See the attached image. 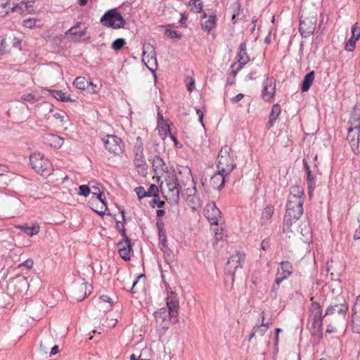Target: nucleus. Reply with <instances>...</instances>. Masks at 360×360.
I'll return each mask as SVG.
<instances>
[{
    "mask_svg": "<svg viewBox=\"0 0 360 360\" xmlns=\"http://www.w3.org/2000/svg\"><path fill=\"white\" fill-rule=\"evenodd\" d=\"M32 169L39 174L49 176L53 171V167L49 159L39 152H34L30 157Z\"/></svg>",
    "mask_w": 360,
    "mask_h": 360,
    "instance_id": "4",
    "label": "nucleus"
},
{
    "mask_svg": "<svg viewBox=\"0 0 360 360\" xmlns=\"http://www.w3.org/2000/svg\"><path fill=\"white\" fill-rule=\"evenodd\" d=\"M314 71L309 72L308 74H307L304 76V79L302 81V91L303 92L307 91L309 89V88L314 81Z\"/></svg>",
    "mask_w": 360,
    "mask_h": 360,
    "instance_id": "33",
    "label": "nucleus"
},
{
    "mask_svg": "<svg viewBox=\"0 0 360 360\" xmlns=\"http://www.w3.org/2000/svg\"><path fill=\"white\" fill-rule=\"evenodd\" d=\"M352 311V329L354 332L360 333V295L356 297Z\"/></svg>",
    "mask_w": 360,
    "mask_h": 360,
    "instance_id": "18",
    "label": "nucleus"
},
{
    "mask_svg": "<svg viewBox=\"0 0 360 360\" xmlns=\"http://www.w3.org/2000/svg\"><path fill=\"white\" fill-rule=\"evenodd\" d=\"M162 179L160 189L167 200L176 202L181 190L183 194L186 192L187 201L193 203V209L199 205V199L194 196L196 189L189 169H185L184 179H180L179 182L174 171H170L169 174Z\"/></svg>",
    "mask_w": 360,
    "mask_h": 360,
    "instance_id": "1",
    "label": "nucleus"
},
{
    "mask_svg": "<svg viewBox=\"0 0 360 360\" xmlns=\"http://www.w3.org/2000/svg\"><path fill=\"white\" fill-rule=\"evenodd\" d=\"M37 19L27 18L23 20L22 25L29 29H32L36 26Z\"/></svg>",
    "mask_w": 360,
    "mask_h": 360,
    "instance_id": "45",
    "label": "nucleus"
},
{
    "mask_svg": "<svg viewBox=\"0 0 360 360\" xmlns=\"http://www.w3.org/2000/svg\"><path fill=\"white\" fill-rule=\"evenodd\" d=\"M339 325H337V321H335V324L333 325L331 323H330L328 326H327V328H326V333H335L336 332L337 330V326H338Z\"/></svg>",
    "mask_w": 360,
    "mask_h": 360,
    "instance_id": "57",
    "label": "nucleus"
},
{
    "mask_svg": "<svg viewBox=\"0 0 360 360\" xmlns=\"http://www.w3.org/2000/svg\"><path fill=\"white\" fill-rule=\"evenodd\" d=\"M11 41V37L7 36H0V54L3 55L8 52L9 44Z\"/></svg>",
    "mask_w": 360,
    "mask_h": 360,
    "instance_id": "34",
    "label": "nucleus"
},
{
    "mask_svg": "<svg viewBox=\"0 0 360 360\" xmlns=\"http://www.w3.org/2000/svg\"><path fill=\"white\" fill-rule=\"evenodd\" d=\"M316 26V18L315 16L302 17L299 31L304 37L310 36L314 32Z\"/></svg>",
    "mask_w": 360,
    "mask_h": 360,
    "instance_id": "10",
    "label": "nucleus"
},
{
    "mask_svg": "<svg viewBox=\"0 0 360 360\" xmlns=\"http://www.w3.org/2000/svg\"><path fill=\"white\" fill-rule=\"evenodd\" d=\"M77 29V27H71L69 30V33L72 35H77L79 37H81L85 34L84 31H78Z\"/></svg>",
    "mask_w": 360,
    "mask_h": 360,
    "instance_id": "54",
    "label": "nucleus"
},
{
    "mask_svg": "<svg viewBox=\"0 0 360 360\" xmlns=\"http://www.w3.org/2000/svg\"><path fill=\"white\" fill-rule=\"evenodd\" d=\"M223 238H224V233H223L222 231L221 232H219L218 231H217L215 232V238H216L217 241L222 240Z\"/></svg>",
    "mask_w": 360,
    "mask_h": 360,
    "instance_id": "64",
    "label": "nucleus"
},
{
    "mask_svg": "<svg viewBox=\"0 0 360 360\" xmlns=\"http://www.w3.org/2000/svg\"><path fill=\"white\" fill-rule=\"evenodd\" d=\"M354 39L358 40L360 37V27L355 23L352 27V36Z\"/></svg>",
    "mask_w": 360,
    "mask_h": 360,
    "instance_id": "46",
    "label": "nucleus"
},
{
    "mask_svg": "<svg viewBox=\"0 0 360 360\" xmlns=\"http://www.w3.org/2000/svg\"><path fill=\"white\" fill-rule=\"evenodd\" d=\"M153 168L158 180L169 174L170 171H174L172 169H169L165 161L159 156H155L153 158Z\"/></svg>",
    "mask_w": 360,
    "mask_h": 360,
    "instance_id": "14",
    "label": "nucleus"
},
{
    "mask_svg": "<svg viewBox=\"0 0 360 360\" xmlns=\"http://www.w3.org/2000/svg\"><path fill=\"white\" fill-rule=\"evenodd\" d=\"M281 112V106L278 104H275L273 105L271 111L269 115V120L266 124L268 129H270L271 127H273L276 120L278 119Z\"/></svg>",
    "mask_w": 360,
    "mask_h": 360,
    "instance_id": "32",
    "label": "nucleus"
},
{
    "mask_svg": "<svg viewBox=\"0 0 360 360\" xmlns=\"http://www.w3.org/2000/svg\"><path fill=\"white\" fill-rule=\"evenodd\" d=\"M136 193L139 199H141L146 196H147L146 191H145L144 188L142 186L137 187L136 189Z\"/></svg>",
    "mask_w": 360,
    "mask_h": 360,
    "instance_id": "53",
    "label": "nucleus"
},
{
    "mask_svg": "<svg viewBox=\"0 0 360 360\" xmlns=\"http://www.w3.org/2000/svg\"><path fill=\"white\" fill-rule=\"evenodd\" d=\"M89 203L90 207L101 216L104 215L108 209L105 196L91 198Z\"/></svg>",
    "mask_w": 360,
    "mask_h": 360,
    "instance_id": "16",
    "label": "nucleus"
},
{
    "mask_svg": "<svg viewBox=\"0 0 360 360\" xmlns=\"http://www.w3.org/2000/svg\"><path fill=\"white\" fill-rule=\"evenodd\" d=\"M264 89L262 92V98L269 101L275 94V82L272 77L266 78L263 83Z\"/></svg>",
    "mask_w": 360,
    "mask_h": 360,
    "instance_id": "20",
    "label": "nucleus"
},
{
    "mask_svg": "<svg viewBox=\"0 0 360 360\" xmlns=\"http://www.w3.org/2000/svg\"><path fill=\"white\" fill-rule=\"evenodd\" d=\"M101 22L103 26L113 29L121 28L125 24L123 17L116 9L107 11L101 18Z\"/></svg>",
    "mask_w": 360,
    "mask_h": 360,
    "instance_id": "5",
    "label": "nucleus"
},
{
    "mask_svg": "<svg viewBox=\"0 0 360 360\" xmlns=\"http://www.w3.org/2000/svg\"><path fill=\"white\" fill-rule=\"evenodd\" d=\"M228 156L231 160V162H230V168H229V165H226V171L229 170L231 172L236 167V163L235 162V160H234L235 155H234V153L233 151L229 152Z\"/></svg>",
    "mask_w": 360,
    "mask_h": 360,
    "instance_id": "49",
    "label": "nucleus"
},
{
    "mask_svg": "<svg viewBox=\"0 0 360 360\" xmlns=\"http://www.w3.org/2000/svg\"><path fill=\"white\" fill-rule=\"evenodd\" d=\"M91 292V286L86 282L77 285L73 290L74 297L78 301H82Z\"/></svg>",
    "mask_w": 360,
    "mask_h": 360,
    "instance_id": "21",
    "label": "nucleus"
},
{
    "mask_svg": "<svg viewBox=\"0 0 360 360\" xmlns=\"http://www.w3.org/2000/svg\"><path fill=\"white\" fill-rule=\"evenodd\" d=\"M274 208L272 207H266L262 212V217L266 219H269L274 214Z\"/></svg>",
    "mask_w": 360,
    "mask_h": 360,
    "instance_id": "51",
    "label": "nucleus"
},
{
    "mask_svg": "<svg viewBox=\"0 0 360 360\" xmlns=\"http://www.w3.org/2000/svg\"><path fill=\"white\" fill-rule=\"evenodd\" d=\"M159 189L155 184H151L146 191L147 196H153L157 198L158 196Z\"/></svg>",
    "mask_w": 360,
    "mask_h": 360,
    "instance_id": "44",
    "label": "nucleus"
},
{
    "mask_svg": "<svg viewBox=\"0 0 360 360\" xmlns=\"http://www.w3.org/2000/svg\"><path fill=\"white\" fill-rule=\"evenodd\" d=\"M100 299L104 302H108L109 303V309H111L112 307V304H113V302L112 300V299L108 296V295H102L100 297Z\"/></svg>",
    "mask_w": 360,
    "mask_h": 360,
    "instance_id": "59",
    "label": "nucleus"
},
{
    "mask_svg": "<svg viewBox=\"0 0 360 360\" xmlns=\"http://www.w3.org/2000/svg\"><path fill=\"white\" fill-rule=\"evenodd\" d=\"M244 255L237 252L236 255L229 257L227 264L229 266V271L232 274V279L234 281L235 272L238 268H241V263L244 261Z\"/></svg>",
    "mask_w": 360,
    "mask_h": 360,
    "instance_id": "19",
    "label": "nucleus"
},
{
    "mask_svg": "<svg viewBox=\"0 0 360 360\" xmlns=\"http://www.w3.org/2000/svg\"><path fill=\"white\" fill-rule=\"evenodd\" d=\"M304 189L298 186L290 187L285 205L283 220V231L294 232L298 231L297 221L304 212Z\"/></svg>",
    "mask_w": 360,
    "mask_h": 360,
    "instance_id": "2",
    "label": "nucleus"
},
{
    "mask_svg": "<svg viewBox=\"0 0 360 360\" xmlns=\"http://www.w3.org/2000/svg\"><path fill=\"white\" fill-rule=\"evenodd\" d=\"M264 313L262 312V322L261 325L254 327L253 330L250 335V340H251L256 335L261 336V337L263 336L265 334V333L267 331V330L269 329V324L264 323Z\"/></svg>",
    "mask_w": 360,
    "mask_h": 360,
    "instance_id": "31",
    "label": "nucleus"
},
{
    "mask_svg": "<svg viewBox=\"0 0 360 360\" xmlns=\"http://www.w3.org/2000/svg\"><path fill=\"white\" fill-rule=\"evenodd\" d=\"M150 204L153 207H154L155 205H156L158 207L160 208L162 207L165 203L164 201L160 200L159 198L157 199L155 198L150 202Z\"/></svg>",
    "mask_w": 360,
    "mask_h": 360,
    "instance_id": "60",
    "label": "nucleus"
},
{
    "mask_svg": "<svg viewBox=\"0 0 360 360\" xmlns=\"http://www.w3.org/2000/svg\"><path fill=\"white\" fill-rule=\"evenodd\" d=\"M134 164L139 172H146L147 169L146 161L143 155L142 139L140 136L136 138L134 149Z\"/></svg>",
    "mask_w": 360,
    "mask_h": 360,
    "instance_id": "8",
    "label": "nucleus"
},
{
    "mask_svg": "<svg viewBox=\"0 0 360 360\" xmlns=\"http://www.w3.org/2000/svg\"><path fill=\"white\" fill-rule=\"evenodd\" d=\"M45 141L46 143L54 148H60L64 143V139L55 134L47 135Z\"/></svg>",
    "mask_w": 360,
    "mask_h": 360,
    "instance_id": "29",
    "label": "nucleus"
},
{
    "mask_svg": "<svg viewBox=\"0 0 360 360\" xmlns=\"http://www.w3.org/2000/svg\"><path fill=\"white\" fill-rule=\"evenodd\" d=\"M15 229H20L23 231L24 233L30 237L37 235L40 231V225L37 222L31 224H24L22 225H15Z\"/></svg>",
    "mask_w": 360,
    "mask_h": 360,
    "instance_id": "22",
    "label": "nucleus"
},
{
    "mask_svg": "<svg viewBox=\"0 0 360 360\" xmlns=\"http://www.w3.org/2000/svg\"><path fill=\"white\" fill-rule=\"evenodd\" d=\"M357 40L354 39L352 37L348 39V41L346 42L345 49L347 51H352L355 47L356 42Z\"/></svg>",
    "mask_w": 360,
    "mask_h": 360,
    "instance_id": "47",
    "label": "nucleus"
},
{
    "mask_svg": "<svg viewBox=\"0 0 360 360\" xmlns=\"http://www.w3.org/2000/svg\"><path fill=\"white\" fill-rule=\"evenodd\" d=\"M20 98H21L22 101H27V102H29L30 103H35V102L39 101V99L37 97V96L34 95V94H23L21 96Z\"/></svg>",
    "mask_w": 360,
    "mask_h": 360,
    "instance_id": "42",
    "label": "nucleus"
},
{
    "mask_svg": "<svg viewBox=\"0 0 360 360\" xmlns=\"http://www.w3.org/2000/svg\"><path fill=\"white\" fill-rule=\"evenodd\" d=\"M91 193L90 187L87 185H81L79 186V191L78 193L80 195L87 197Z\"/></svg>",
    "mask_w": 360,
    "mask_h": 360,
    "instance_id": "50",
    "label": "nucleus"
},
{
    "mask_svg": "<svg viewBox=\"0 0 360 360\" xmlns=\"http://www.w3.org/2000/svg\"><path fill=\"white\" fill-rule=\"evenodd\" d=\"M157 129L158 130L159 134L162 137L163 139L170 132L169 124L164 120L163 116L160 112L158 114Z\"/></svg>",
    "mask_w": 360,
    "mask_h": 360,
    "instance_id": "27",
    "label": "nucleus"
},
{
    "mask_svg": "<svg viewBox=\"0 0 360 360\" xmlns=\"http://www.w3.org/2000/svg\"><path fill=\"white\" fill-rule=\"evenodd\" d=\"M347 140L352 146H358L360 141V131L359 133L354 132V129H347Z\"/></svg>",
    "mask_w": 360,
    "mask_h": 360,
    "instance_id": "35",
    "label": "nucleus"
},
{
    "mask_svg": "<svg viewBox=\"0 0 360 360\" xmlns=\"http://www.w3.org/2000/svg\"><path fill=\"white\" fill-rule=\"evenodd\" d=\"M47 91L50 94L51 96L56 98L58 101H60L63 102H74L75 100H72L70 95L65 92H63L61 90H54V89H47Z\"/></svg>",
    "mask_w": 360,
    "mask_h": 360,
    "instance_id": "30",
    "label": "nucleus"
},
{
    "mask_svg": "<svg viewBox=\"0 0 360 360\" xmlns=\"http://www.w3.org/2000/svg\"><path fill=\"white\" fill-rule=\"evenodd\" d=\"M322 307L320 303L316 302L314 297L311 298V304L309 307V319H323L325 316L322 315Z\"/></svg>",
    "mask_w": 360,
    "mask_h": 360,
    "instance_id": "24",
    "label": "nucleus"
},
{
    "mask_svg": "<svg viewBox=\"0 0 360 360\" xmlns=\"http://www.w3.org/2000/svg\"><path fill=\"white\" fill-rule=\"evenodd\" d=\"M237 59L238 63L237 70H240L250 60L249 56L246 51V44L245 43L240 44L239 46Z\"/></svg>",
    "mask_w": 360,
    "mask_h": 360,
    "instance_id": "25",
    "label": "nucleus"
},
{
    "mask_svg": "<svg viewBox=\"0 0 360 360\" xmlns=\"http://www.w3.org/2000/svg\"><path fill=\"white\" fill-rule=\"evenodd\" d=\"M65 115H66L65 112H55L53 114V117L56 120H58L60 124L63 125Z\"/></svg>",
    "mask_w": 360,
    "mask_h": 360,
    "instance_id": "58",
    "label": "nucleus"
},
{
    "mask_svg": "<svg viewBox=\"0 0 360 360\" xmlns=\"http://www.w3.org/2000/svg\"><path fill=\"white\" fill-rule=\"evenodd\" d=\"M89 84V81L84 77H77L73 82V85L76 89L85 90Z\"/></svg>",
    "mask_w": 360,
    "mask_h": 360,
    "instance_id": "36",
    "label": "nucleus"
},
{
    "mask_svg": "<svg viewBox=\"0 0 360 360\" xmlns=\"http://www.w3.org/2000/svg\"><path fill=\"white\" fill-rule=\"evenodd\" d=\"M26 2L22 1L12 6L11 3H4L0 4V18L6 16L9 12H15L19 14L26 13Z\"/></svg>",
    "mask_w": 360,
    "mask_h": 360,
    "instance_id": "12",
    "label": "nucleus"
},
{
    "mask_svg": "<svg viewBox=\"0 0 360 360\" xmlns=\"http://www.w3.org/2000/svg\"><path fill=\"white\" fill-rule=\"evenodd\" d=\"M90 189H91V193L92 194L91 198L105 196L103 194V192L101 191V189L98 185L92 186L90 188Z\"/></svg>",
    "mask_w": 360,
    "mask_h": 360,
    "instance_id": "43",
    "label": "nucleus"
},
{
    "mask_svg": "<svg viewBox=\"0 0 360 360\" xmlns=\"http://www.w3.org/2000/svg\"><path fill=\"white\" fill-rule=\"evenodd\" d=\"M125 40L124 39L120 38L117 39L112 42L111 47L115 51H119L125 45Z\"/></svg>",
    "mask_w": 360,
    "mask_h": 360,
    "instance_id": "41",
    "label": "nucleus"
},
{
    "mask_svg": "<svg viewBox=\"0 0 360 360\" xmlns=\"http://www.w3.org/2000/svg\"><path fill=\"white\" fill-rule=\"evenodd\" d=\"M155 318L156 322L160 325H162L167 319V314L165 309H160L158 311L155 312Z\"/></svg>",
    "mask_w": 360,
    "mask_h": 360,
    "instance_id": "40",
    "label": "nucleus"
},
{
    "mask_svg": "<svg viewBox=\"0 0 360 360\" xmlns=\"http://www.w3.org/2000/svg\"><path fill=\"white\" fill-rule=\"evenodd\" d=\"M105 148L114 155H121L124 150L122 140L115 135H107L103 138Z\"/></svg>",
    "mask_w": 360,
    "mask_h": 360,
    "instance_id": "6",
    "label": "nucleus"
},
{
    "mask_svg": "<svg viewBox=\"0 0 360 360\" xmlns=\"http://www.w3.org/2000/svg\"><path fill=\"white\" fill-rule=\"evenodd\" d=\"M347 310L348 306L345 298L339 295L335 300L332 301L330 306L327 308L324 316H328L332 320L336 318L337 314V325H340L345 322Z\"/></svg>",
    "mask_w": 360,
    "mask_h": 360,
    "instance_id": "3",
    "label": "nucleus"
},
{
    "mask_svg": "<svg viewBox=\"0 0 360 360\" xmlns=\"http://www.w3.org/2000/svg\"><path fill=\"white\" fill-rule=\"evenodd\" d=\"M165 35L171 39H180L181 35L177 32L176 30L171 28H167L165 30Z\"/></svg>",
    "mask_w": 360,
    "mask_h": 360,
    "instance_id": "48",
    "label": "nucleus"
},
{
    "mask_svg": "<svg viewBox=\"0 0 360 360\" xmlns=\"http://www.w3.org/2000/svg\"><path fill=\"white\" fill-rule=\"evenodd\" d=\"M26 13H32L34 11L33 4L30 2H26Z\"/></svg>",
    "mask_w": 360,
    "mask_h": 360,
    "instance_id": "62",
    "label": "nucleus"
},
{
    "mask_svg": "<svg viewBox=\"0 0 360 360\" xmlns=\"http://www.w3.org/2000/svg\"><path fill=\"white\" fill-rule=\"evenodd\" d=\"M215 16L210 15L208 19H206L205 21L203 18L201 20V25L202 28L207 32H210L214 25H215Z\"/></svg>",
    "mask_w": 360,
    "mask_h": 360,
    "instance_id": "37",
    "label": "nucleus"
},
{
    "mask_svg": "<svg viewBox=\"0 0 360 360\" xmlns=\"http://www.w3.org/2000/svg\"><path fill=\"white\" fill-rule=\"evenodd\" d=\"M34 266V261L33 259H27V260H25L24 262L21 263L19 264L18 267H21V266H25L27 267V269H30L33 267Z\"/></svg>",
    "mask_w": 360,
    "mask_h": 360,
    "instance_id": "55",
    "label": "nucleus"
},
{
    "mask_svg": "<svg viewBox=\"0 0 360 360\" xmlns=\"http://www.w3.org/2000/svg\"><path fill=\"white\" fill-rule=\"evenodd\" d=\"M292 273V266L289 262H281L277 269L276 278L275 280L276 285H279L283 280L289 278Z\"/></svg>",
    "mask_w": 360,
    "mask_h": 360,
    "instance_id": "13",
    "label": "nucleus"
},
{
    "mask_svg": "<svg viewBox=\"0 0 360 360\" xmlns=\"http://www.w3.org/2000/svg\"><path fill=\"white\" fill-rule=\"evenodd\" d=\"M190 81L187 84V89L189 92H191L195 89V80L193 78H190Z\"/></svg>",
    "mask_w": 360,
    "mask_h": 360,
    "instance_id": "61",
    "label": "nucleus"
},
{
    "mask_svg": "<svg viewBox=\"0 0 360 360\" xmlns=\"http://www.w3.org/2000/svg\"><path fill=\"white\" fill-rule=\"evenodd\" d=\"M244 97V95L243 94H238L236 96L233 97L231 101L233 103H237L240 101L241 99H243Z\"/></svg>",
    "mask_w": 360,
    "mask_h": 360,
    "instance_id": "63",
    "label": "nucleus"
},
{
    "mask_svg": "<svg viewBox=\"0 0 360 360\" xmlns=\"http://www.w3.org/2000/svg\"><path fill=\"white\" fill-rule=\"evenodd\" d=\"M166 304L170 319L172 320L173 323H177L179 322L178 316L179 309L178 295L174 291L169 292L166 297Z\"/></svg>",
    "mask_w": 360,
    "mask_h": 360,
    "instance_id": "7",
    "label": "nucleus"
},
{
    "mask_svg": "<svg viewBox=\"0 0 360 360\" xmlns=\"http://www.w3.org/2000/svg\"><path fill=\"white\" fill-rule=\"evenodd\" d=\"M188 6L191 11L200 13L202 10L203 4L201 0H190Z\"/></svg>",
    "mask_w": 360,
    "mask_h": 360,
    "instance_id": "38",
    "label": "nucleus"
},
{
    "mask_svg": "<svg viewBox=\"0 0 360 360\" xmlns=\"http://www.w3.org/2000/svg\"><path fill=\"white\" fill-rule=\"evenodd\" d=\"M315 172L313 171L311 172H308L307 174V187H308V193L309 195H311L315 188V179L316 176L314 174Z\"/></svg>",
    "mask_w": 360,
    "mask_h": 360,
    "instance_id": "39",
    "label": "nucleus"
},
{
    "mask_svg": "<svg viewBox=\"0 0 360 360\" xmlns=\"http://www.w3.org/2000/svg\"><path fill=\"white\" fill-rule=\"evenodd\" d=\"M203 214L211 224H218V219L221 216V212L215 204L208 203L204 209Z\"/></svg>",
    "mask_w": 360,
    "mask_h": 360,
    "instance_id": "15",
    "label": "nucleus"
},
{
    "mask_svg": "<svg viewBox=\"0 0 360 360\" xmlns=\"http://www.w3.org/2000/svg\"><path fill=\"white\" fill-rule=\"evenodd\" d=\"M39 352L42 354H49V356H52L59 352V347L55 344L54 338L48 336L41 341Z\"/></svg>",
    "mask_w": 360,
    "mask_h": 360,
    "instance_id": "11",
    "label": "nucleus"
},
{
    "mask_svg": "<svg viewBox=\"0 0 360 360\" xmlns=\"http://www.w3.org/2000/svg\"><path fill=\"white\" fill-rule=\"evenodd\" d=\"M143 61L147 65V66L152 70L153 68L150 67L149 65H155L156 64V56L155 51L153 46L150 44H144L143 46Z\"/></svg>",
    "mask_w": 360,
    "mask_h": 360,
    "instance_id": "17",
    "label": "nucleus"
},
{
    "mask_svg": "<svg viewBox=\"0 0 360 360\" xmlns=\"http://www.w3.org/2000/svg\"><path fill=\"white\" fill-rule=\"evenodd\" d=\"M347 129H354L357 134L360 131V111H354L348 122Z\"/></svg>",
    "mask_w": 360,
    "mask_h": 360,
    "instance_id": "28",
    "label": "nucleus"
},
{
    "mask_svg": "<svg viewBox=\"0 0 360 360\" xmlns=\"http://www.w3.org/2000/svg\"><path fill=\"white\" fill-rule=\"evenodd\" d=\"M309 321L311 335L321 337L323 331V319H309Z\"/></svg>",
    "mask_w": 360,
    "mask_h": 360,
    "instance_id": "26",
    "label": "nucleus"
},
{
    "mask_svg": "<svg viewBox=\"0 0 360 360\" xmlns=\"http://www.w3.org/2000/svg\"><path fill=\"white\" fill-rule=\"evenodd\" d=\"M117 248L120 257L125 261L129 260L131 252L130 240L126 238L124 241L118 243Z\"/></svg>",
    "mask_w": 360,
    "mask_h": 360,
    "instance_id": "23",
    "label": "nucleus"
},
{
    "mask_svg": "<svg viewBox=\"0 0 360 360\" xmlns=\"http://www.w3.org/2000/svg\"><path fill=\"white\" fill-rule=\"evenodd\" d=\"M157 226L159 231V236L165 238V231L164 229V224L162 221H158L157 222Z\"/></svg>",
    "mask_w": 360,
    "mask_h": 360,
    "instance_id": "56",
    "label": "nucleus"
},
{
    "mask_svg": "<svg viewBox=\"0 0 360 360\" xmlns=\"http://www.w3.org/2000/svg\"><path fill=\"white\" fill-rule=\"evenodd\" d=\"M224 155H222V150H221L219 153L217 160H218V164H217V169L218 172L215 175H214L211 178V184L212 185L217 188L219 190L221 189L224 184H225V168L224 167Z\"/></svg>",
    "mask_w": 360,
    "mask_h": 360,
    "instance_id": "9",
    "label": "nucleus"
},
{
    "mask_svg": "<svg viewBox=\"0 0 360 360\" xmlns=\"http://www.w3.org/2000/svg\"><path fill=\"white\" fill-rule=\"evenodd\" d=\"M85 90H86L89 94H97L98 91V88L96 84L89 81V84L87 85V88Z\"/></svg>",
    "mask_w": 360,
    "mask_h": 360,
    "instance_id": "52",
    "label": "nucleus"
}]
</instances>
